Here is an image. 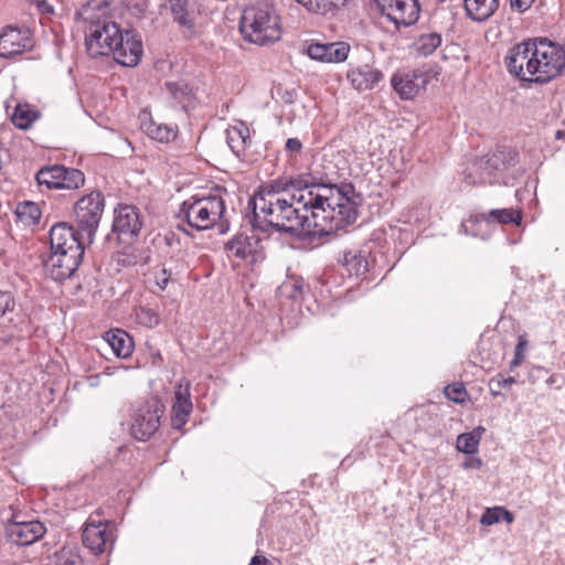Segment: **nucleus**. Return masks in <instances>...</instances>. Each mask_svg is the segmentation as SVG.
<instances>
[{
  "mask_svg": "<svg viewBox=\"0 0 565 565\" xmlns=\"http://www.w3.org/2000/svg\"><path fill=\"white\" fill-rule=\"evenodd\" d=\"M362 195L352 183H310L290 180L285 186L263 188L248 202L254 230L277 232L311 247L321 246L353 224Z\"/></svg>",
  "mask_w": 565,
  "mask_h": 565,
  "instance_id": "obj_1",
  "label": "nucleus"
},
{
  "mask_svg": "<svg viewBox=\"0 0 565 565\" xmlns=\"http://www.w3.org/2000/svg\"><path fill=\"white\" fill-rule=\"evenodd\" d=\"M104 207L103 193L93 191L77 200L74 205L76 227L66 222L55 223L51 227V254L44 266L52 279H68L78 269L86 247L94 242Z\"/></svg>",
  "mask_w": 565,
  "mask_h": 565,
  "instance_id": "obj_2",
  "label": "nucleus"
},
{
  "mask_svg": "<svg viewBox=\"0 0 565 565\" xmlns=\"http://www.w3.org/2000/svg\"><path fill=\"white\" fill-rule=\"evenodd\" d=\"M85 47L87 54L97 58L113 55L120 65L135 67L139 64L143 45L141 35L134 29H122L107 17H87Z\"/></svg>",
  "mask_w": 565,
  "mask_h": 565,
  "instance_id": "obj_3",
  "label": "nucleus"
},
{
  "mask_svg": "<svg viewBox=\"0 0 565 565\" xmlns=\"http://www.w3.org/2000/svg\"><path fill=\"white\" fill-rule=\"evenodd\" d=\"M239 31L245 41L257 45L275 43L281 34L275 9L265 2L244 9L239 20Z\"/></svg>",
  "mask_w": 565,
  "mask_h": 565,
  "instance_id": "obj_4",
  "label": "nucleus"
},
{
  "mask_svg": "<svg viewBox=\"0 0 565 565\" xmlns=\"http://www.w3.org/2000/svg\"><path fill=\"white\" fill-rule=\"evenodd\" d=\"M225 211V201L221 195H193L181 204L180 216L193 230H210L218 223L220 233H225L230 226Z\"/></svg>",
  "mask_w": 565,
  "mask_h": 565,
  "instance_id": "obj_5",
  "label": "nucleus"
},
{
  "mask_svg": "<svg viewBox=\"0 0 565 565\" xmlns=\"http://www.w3.org/2000/svg\"><path fill=\"white\" fill-rule=\"evenodd\" d=\"M516 162V152L500 148L491 154L477 158L467 169L466 181L469 184H508L507 171Z\"/></svg>",
  "mask_w": 565,
  "mask_h": 565,
  "instance_id": "obj_6",
  "label": "nucleus"
},
{
  "mask_svg": "<svg viewBox=\"0 0 565 565\" xmlns=\"http://www.w3.org/2000/svg\"><path fill=\"white\" fill-rule=\"evenodd\" d=\"M533 40L536 76L531 77V83L547 84L565 71V49L546 38H535Z\"/></svg>",
  "mask_w": 565,
  "mask_h": 565,
  "instance_id": "obj_7",
  "label": "nucleus"
},
{
  "mask_svg": "<svg viewBox=\"0 0 565 565\" xmlns=\"http://www.w3.org/2000/svg\"><path fill=\"white\" fill-rule=\"evenodd\" d=\"M533 45V39L524 40L509 49L504 57L508 72L529 84H532L531 77L536 76Z\"/></svg>",
  "mask_w": 565,
  "mask_h": 565,
  "instance_id": "obj_8",
  "label": "nucleus"
},
{
  "mask_svg": "<svg viewBox=\"0 0 565 565\" xmlns=\"http://www.w3.org/2000/svg\"><path fill=\"white\" fill-rule=\"evenodd\" d=\"M163 411V404L157 398L142 403L132 416L131 435L141 441L149 439L158 430Z\"/></svg>",
  "mask_w": 565,
  "mask_h": 565,
  "instance_id": "obj_9",
  "label": "nucleus"
},
{
  "mask_svg": "<svg viewBox=\"0 0 565 565\" xmlns=\"http://www.w3.org/2000/svg\"><path fill=\"white\" fill-rule=\"evenodd\" d=\"M142 227L139 210L129 204H120L115 209L113 233L119 244L130 245Z\"/></svg>",
  "mask_w": 565,
  "mask_h": 565,
  "instance_id": "obj_10",
  "label": "nucleus"
},
{
  "mask_svg": "<svg viewBox=\"0 0 565 565\" xmlns=\"http://www.w3.org/2000/svg\"><path fill=\"white\" fill-rule=\"evenodd\" d=\"M109 526L108 521L95 520L93 516L86 521L82 541L94 555L103 554L113 546L114 534Z\"/></svg>",
  "mask_w": 565,
  "mask_h": 565,
  "instance_id": "obj_11",
  "label": "nucleus"
},
{
  "mask_svg": "<svg viewBox=\"0 0 565 565\" xmlns=\"http://www.w3.org/2000/svg\"><path fill=\"white\" fill-rule=\"evenodd\" d=\"M383 14L395 25L408 26L414 24L419 17L418 0H375Z\"/></svg>",
  "mask_w": 565,
  "mask_h": 565,
  "instance_id": "obj_12",
  "label": "nucleus"
},
{
  "mask_svg": "<svg viewBox=\"0 0 565 565\" xmlns=\"http://www.w3.org/2000/svg\"><path fill=\"white\" fill-rule=\"evenodd\" d=\"M46 533L44 523L38 520L19 521L13 516L6 525L7 539L21 546L31 545L38 542Z\"/></svg>",
  "mask_w": 565,
  "mask_h": 565,
  "instance_id": "obj_13",
  "label": "nucleus"
},
{
  "mask_svg": "<svg viewBox=\"0 0 565 565\" xmlns=\"http://www.w3.org/2000/svg\"><path fill=\"white\" fill-rule=\"evenodd\" d=\"M395 93L402 99H412L428 84V75L419 70L397 71L391 78Z\"/></svg>",
  "mask_w": 565,
  "mask_h": 565,
  "instance_id": "obj_14",
  "label": "nucleus"
},
{
  "mask_svg": "<svg viewBox=\"0 0 565 565\" xmlns=\"http://www.w3.org/2000/svg\"><path fill=\"white\" fill-rule=\"evenodd\" d=\"M32 47L28 30L7 26L0 34V56L11 57Z\"/></svg>",
  "mask_w": 565,
  "mask_h": 565,
  "instance_id": "obj_15",
  "label": "nucleus"
},
{
  "mask_svg": "<svg viewBox=\"0 0 565 565\" xmlns=\"http://www.w3.org/2000/svg\"><path fill=\"white\" fill-rule=\"evenodd\" d=\"M349 52L350 45L345 42L311 43L307 47L310 58L326 63L343 62L348 58Z\"/></svg>",
  "mask_w": 565,
  "mask_h": 565,
  "instance_id": "obj_16",
  "label": "nucleus"
},
{
  "mask_svg": "<svg viewBox=\"0 0 565 565\" xmlns=\"http://www.w3.org/2000/svg\"><path fill=\"white\" fill-rule=\"evenodd\" d=\"M383 77V73L380 70L369 64L358 66L348 72V79L358 90L372 89Z\"/></svg>",
  "mask_w": 565,
  "mask_h": 565,
  "instance_id": "obj_17",
  "label": "nucleus"
},
{
  "mask_svg": "<svg viewBox=\"0 0 565 565\" xmlns=\"http://www.w3.org/2000/svg\"><path fill=\"white\" fill-rule=\"evenodd\" d=\"M105 340L118 358L127 359L134 351V341L131 337L121 329L106 332Z\"/></svg>",
  "mask_w": 565,
  "mask_h": 565,
  "instance_id": "obj_18",
  "label": "nucleus"
},
{
  "mask_svg": "<svg viewBox=\"0 0 565 565\" xmlns=\"http://www.w3.org/2000/svg\"><path fill=\"white\" fill-rule=\"evenodd\" d=\"M467 15L478 22L489 19L499 7V0H463Z\"/></svg>",
  "mask_w": 565,
  "mask_h": 565,
  "instance_id": "obj_19",
  "label": "nucleus"
},
{
  "mask_svg": "<svg viewBox=\"0 0 565 565\" xmlns=\"http://www.w3.org/2000/svg\"><path fill=\"white\" fill-rule=\"evenodd\" d=\"M258 244V238L246 234H237L225 245V248L235 257L245 259Z\"/></svg>",
  "mask_w": 565,
  "mask_h": 565,
  "instance_id": "obj_20",
  "label": "nucleus"
},
{
  "mask_svg": "<svg viewBox=\"0 0 565 565\" xmlns=\"http://www.w3.org/2000/svg\"><path fill=\"white\" fill-rule=\"evenodd\" d=\"M226 142L233 153L241 157L245 149L250 145L248 127L242 124L239 127H231L226 129Z\"/></svg>",
  "mask_w": 565,
  "mask_h": 565,
  "instance_id": "obj_21",
  "label": "nucleus"
},
{
  "mask_svg": "<svg viewBox=\"0 0 565 565\" xmlns=\"http://www.w3.org/2000/svg\"><path fill=\"white\" fill-rule=\"evenodd\" d=\"M478 218L487 223L519 225L522 221V212L513 209H493L479 214Z\"/></svg>",
  "mask_w": 565,
  "mask_h": 565,
  "instance_id": "obj_22",
  "label": "nucleus"
},
{
  "mask_svg": "<svg viewBox=\"0 0 565 565\" xmlns=\"http://www.w3.org/2000/svg\"><path fill=\"white\" fill-rule=\"evenodd\" d=\"M164 87L171 98L183 108L193 99V90L184 81L166 82Z\"/></svg>",
  "mask_w": 565,
  "mask_h": 565,
  "instance_id": "obj_23",
  "label": "nucleus"
},
{
  "mask_svg": "<svg viewBox=\"0 0 565 565\" xmlns=\"http://www.w3.org/2000/svg\"><path fill=\"white\" fill-rule=\"evenodd\" d=\"M39 117L40 113L30 108L28 104H18L11 116V121L17 128L28 130Z\"/></svg>",
  "mask_w": 565,
  "mask_h": 565,
  "instance_id": "obj_24",
  "label": "nucleus"
},
{
  "mask_svg": "<svg viewBox=\"0 0 565 565\" xmlns=\"http://www.w3.org/2000/svg\"><path fill=\"white\" fill-rule=\"evenodd\" d=\"M15 215L23 225L32 226L40 222L42 211L38 203L23 201L18 203L15 207Z\"/></svg>",
  "mask_w": 565,
  "mask_h": 565,
  "instance_id": "obj_25",
  "label": "nucleus"
},
{
  "mask_svg": "<svg viewBox=\"0 0 565 565\" xmlns=\"http://www.w3.org/2000/svg\"><path fill=\"white\" fill-rule=\"evenodd\" d=\"M486 429L482 426H478L470 433L460 434L457 438V449L460 452L471 455L478 451L480 439Z\"/></svg>",
  "mask_w": 565,
  "mask_h": 565,
  "instance_id": "obj_26",
  "label": "nucleus"
},
{
  "mask_svg": "<svg viewBox=\"0 0 565 565\" xmlns=\"http://www.w3.org/2000/svg\"><path fill=\"white\" fill-rule=\"evenodd\" d=\"M173 20L183 28L191 29L194 25V19L189 12V0H168Z\"/></svg>",
  "mask_w": 565,
  "mask_h": 565,
  "instance_id": "obj_27",
  "label": "nucleus"
},
{
  "mask_svg": "<svg viewBox=\"0 0 565 565\" xmlns=\"http://www.w3.org/2000/svg\"><path fill=\"white\" fill-rule=\"evenodd\" d=\"M62 166L54 164L41 168L35 180L39 185H45L47 189H61Z\"/></svg>",
  "mask_w": 565,
  "mask_h": 565,
  "instance_id": "obj_28",
  "label": "nucleus"
},
{
  "mask_svg": "<svg viewBox=\"0 0 565 565\" xmlns=\"http://www.w3.org/2000/svg\"><path fill=\"white\" fill-rule=\"evenodd\" d=\"M309 12L327 14L343 7L348 0H295Z\"/></svg>",
  "mask_w": 565,
  "mask_h": 565,
  "instance_id": "obj_29",
  "label": "nucleus"
},
{
  "mask_svg": "<svg viewBox=\"0 0 565 565\" xmlns=\"http://www.w3.org/2000/svg\"><path fill=\"white\" fill-rule=\"evenodd\" d=\"M440 44L441 35L437 32L424 33L414 43L416 51L423 56L433 54Z\"/></svg>",
  "mask_w": 565,
  "mask_h": 565,
  "instance_id": "obj_30",
  "label": "nucleus"
},
{
  "mask_svg": "<svg viewBox=\"0 0 565 565\" xmlns=\"http://www.w3.org/2000/svg\"><path fill=\"white\" fill-rule=\"evenodd\" d=\"M143 127L150 138L160 142H169L177 136V132L171 127L162 124H156L152 120L143 124Z\"/></svg>",
  "mask_w": 565,
  "mask_h": 565,
  "instance_id": "obj_31",
  "label": "nucleus"
},
{
  "mask_svg": "<svg viewBox=\"0 0 565 565\" xmlns=\"http://www.w3.org/2000/svg\"><path fill=\"white\" fill-rule=\"evenodd\" d=\"M61 174V189L75 190L84 185L85 177L78 169L62 166Z\"/></svg>",
  "mask_w": 565,
  "mask_h": 565,
  "instance_id": "obj_32",
  "label": "nucleus"
},
{
  "mask_svg": "<svg viewBox=\"0 0 565 565\" xmlns=\"http://www.w3.org/2000/svg\"><path fill=\"white\" fill-rule=\"evenodd\" d=\"M193 405L191 401H183V402H177L174 401L172 411H173V418H172V426L174 428H180L183 426L190 413L192 412Z\"/></svg>",
  "mask_w": 565,
  "mask_h": 565,
  "instance_id": "obj_33",
  "label": "nucleus"
},
{
  "mask_svg": "<svg viewBox=\"0 0 565 565\" xmlns=\"http://www.w3.org/2000/svg\"><path fill=\"white\" fill-rule=\"evenodd\" d=\"M343 260L350 275L359 276L366 271L367 262L361 255L349 252L344 254Z\"/></svg>",
  "mask_w": 565,
  "mask_h": 565,
  "instance_id": "obj_34",
  "label": "nucleus"
},
{
  "mask_svg": "<svg viewBox=\"0 0 565 565\" xmlns=\"http://www.w3.org/2000/svg\"><path fill=\"white\" fill-rule=\"evenodd\" d=\"M54 565H85L81 555L73 548L63 547L54 554Z\"/></svg>",
  "mask_w": 565,
  "mask_h": 565,
  "instance_id": "obj_35",
  "label": "nucleus"
},
{
  "mask_svg": "<svg viewBox=\"0 0 565 565\" xmlns=\"http://www.w3.org/2000/svg\"><path fill=\"white\" fill-rule=\"evenodd\" d=\"M136 318L140 324L147 328H154L160 322L158 313L149 308H139L136 311Z\"/></svg>",
  "mask_w": 565,
  "mask_h": 565,
  "instance_id": "obj_36",
  "label": "nucleus"
},
{
  "mask_svg": "<svg viewBox=\"0 0 565 565\" xmlns=\"http://www.w3.org/2000/svg\"><path fill=\"white\" fill-rule=\"evenodd\" d=\"M515 382L516 381L513 376L504 377L501 374H499L495 377L491 379L489 382L490 393L493 396H499L501 395L502 388H508Z\"/></svg>",
  "mask_w": 565,
  "mask_h": 565,
  "instance_id": "obj_37",
  "label": "nucleus"
},
{
  "mask_svg": "<svg viewBox=\"0 0 565 565\" xmlns=\"http://www.w3.org/2000/svg\"><path fill=\"white\" fill-rule=\"evenodd\" d=\"M526 347H527L526 335L525 334L519 335L518 343L515 347L514 358L512 359V361L509 364V367L511 371H513L515 367H518L524 360L523 352L526 349Z\"/></svg>",
  "mask_w": 565,
  "mask_h": 565,
  "instance_id": "obj_38",
  "label": "nucleus"
},
{
  "mask_svg": "<svg viewBox=\"0 0 565 565\" xmlns=\"http://www.w3.org/2000/svg\"><path fill=\"white\" fill-rule=\"evenodd\" d=\"M445 394L449 399L454 401L455 403H460L463 401V396L467 394V392L462 384L457 383L448 385L445 388Z\"/></svg>",
  "mask_w": 565,
  "mask_h": 565,
  "instance_id": "obj_39",
  "label": "nucleus"
},
{
  "mask_svg": "<svg viewBox=\"0 0 565 565\" xmlns=\"http://www.w3.org/2000/svg\"><path fill=\"white\" fill-rule=\"evenodd\" d=\"M14 298L11 292L0 290V317L14 309Z\"/></svg>",
  "mask_w": 565,
  "mask_h": 565,
  "instance_id": "obj_40",
  "label": "nucleus"
},
{
  "mask_svg": "<svg viewBox=\"0 0 565 565\" xmlns=\"http://www.w3.org/2000/svg\"><path fill=\"white\" fill-rule=\"evenodd\" d=\"M500 521L499 507L487 508L480 518V523L483 525H492Z\"/></svg>",
  "mask_w": 565,
  "mask_h": 565,
  "instance_id": "obj_41",
  "label": "nucleus"
},
{
  "mask_svg": "<svg viewBox=\"0 0 565 565\" xmlns=\"http://www.w3.org/2000/svg\"><path fill=\"white\" fill-rule=\"evenodd\" d=\"M174 397L177 402L191 401L190 384L188 383L185 386H182L181 384L178 385Z\"/></svg>",
  "mask_w": 565,
  "mask_h": 565,
  "instance_id": "obj_42",
  "label": "nucleus"
},
{
  "mask_svg": "<svg viewBox=\"0 0 565 565\" xmlns=\"http://www.w3.org/2000/svg\"><path fill=\"white\" fill-rule=\"evenodd\" d=\"M285 149L289 153H298L302 149V143L298 138H289L286 141Z\"/></svg>",
  "mask_w": 565,
  "mask_h": 565,
  "instance_id": "obj_43",
  "label": "nucleus"
},
{
  "mask_svg": "<svg viewBox=\"0 0 565 565\" xmlns=\"http://www.w3.org/2000/svg\"><path fill=\"white\" fill-rule=\"evenodd\" d=\"M31 3L35 4L41 13L50 14L53 13V7L47 2V0H29Z\"/></svg>",
  "mask_w": 565,
  "mask_h": 565,
  "instance_id": "obj_44",
  "label": "nucleus"
},
{
  "mask_svg": "<svg viewBox=\"0 0 565 565\" xmlns=\"http://www.w3.org/2000/svg\"><path fill=\"white\" fill-rule=\"evenodd\" d=\"M533 2L534 0H511V7L519 12H524L531 7Z\"/></svg>",
  "mask_w": 565,
  "mask_h": 565,
  "instance_id": "obj_45",
  "label": "nucleus"
},
{
  "mask_svg": "<svg viewBox=\"0 0 565 565\" xmlns=\"http://www.w3.org/2000/svg\"><path fill=\"white\" fill-rule=\"evenodd\" d=\"M158 244H164L167 247H172L174 244L179 245V241L173 233L166 234L163 237L158 238Z\"/></svg>",
  "mask_w": 565,
  "mask_h": 565,
  "instance_id": "obj_46",
  "label": "nucleus"
},
{
  "mask_svg": "<svg viewBox=\"0 0 565 565\" xmlns=\"http://www.w3.org/2000/svg\"><path fill=\"white\" fill-rule=\"evenodd\" d=\"M499 514L501 516V521L503 520L509 524L514 521L513 514L503 507H499Z\"/></svg>",
  "mask_w": 565,
  "mask_h": 565,
  "instance_id": "obj_47",
  "label": "nucleus"
},
{
  "mask_svg": "<svg viewBox=\"0 0 565 565\" xmlns=\"http://www.w3.org/2000/svg\"><path fill=\"white\" fill-rule=\"evenodd\" d=\"M296 95L297 93L295 89L286 90L281 98L286 104H292L296 99Z\"/></svg>",
  "mask_w": 565,
  "mask_h": 565,
  "instance_id": "obj_48",
  "label": "nucleus"
},
{
  "mask_svg": "<svg viewBox=\"0 0 565 565\" xmlns=\"http://www.w3.org/2000/svg\"><path fill=\"white\" fill-rule=\"evenodd\" d=\"M249 565H271L265 556L255 555Z\"/></svg>",
  "mask_w": 565,
  "mask_h": 565,
  "instance_id": "obj_49",
  "label": "nucleus"
},
{
  "mask_svg": "<svg viewBox=\"0 0 565 565\" xmlns=\"http://www.w3.org/2000/svg\"><path fill=\"white\" fill-rule=\"evenodd\" d=\"M168 282H169V278H168V277H159V278H158V281H157L158 286H159V287H160V289H162V290L167 288Z\"/></svg>",
  "mask_w": 565,
  "mask_h": 565,
  "instance_id": "obj_50",
  "label": "nucleus"
},
{
  "mask_svg": "<svg viewBox=\"0 0 565 565\" xmlns=\"http://www.w3.org/2000/svg\"><path fill=\"white\" fill-rule=\"evenodd\" d=\"M546 383L548 385H554L556 383V376L555 375H552L550 376L547 380H546Z\"/></svg>",
  "mask_w": 565,
  "mask_h": 565,
  "instance_id": "obj_51",
  "label": "nucleus"
},
{
  "mask_svg": "<svg viewBox=\"0 0 565 565\" xmlns=\"http://www.w3.org/2000/svg\"><path fill=\"white\" fill-rule=\"evenodd\" d=\"M161 274H162V277H168V278H170V276H171V271H170V270H167L166 268H163V269H162Z\"/></svg>",
  "mask_w": 565,
  "mask_h": 565,
  "instance_id": "obj_52",
  "label": "nucleus"
},
{
  "mask_svg": "<svg viewBox=\"0 0 565 565\" xmlns=\"http://www.w3.org/2000/svg\"><path fill=\"white\" fill-rule=\"evenodd\" d=\"M179 227H180L183 232H185L186 234H190V233L188 232V230H186V228H183V227H181V226H179Z\"/></svg>",
  "mask_w": 565,
  "mask_h": 565,
  "instance_id": "obj_53",
  "label": "nucleus"
},
{
  "mask_svg": "<svg viewBox=\"0 0 565 565\" xmlns=\"http://www.w3.org/2000/svg\"><path fill=\"white\" fill-rule=\"evenodd\" d=\"M480 466H481V461L477 460V467H480Z\"/></svg>",
  "mask_w": 565,
  "mask_h": 565,
  "instance_id": "obj_54",
  "label": "nucleus"
},
{
  "mask_svg": "<svg viewBox=\"0 0 565 565\" xmlns=\"http://www.w3.org/2000/svg\"><path fill=\"white\" fill-rule=\"evenodd\" d=\"M95 7L99 8L100 7V1H98Z\"/></svg>",
  "mask_w": 565,
  "mask_h": 565,
  "instance_id": "obj_55",
  "label": "nucleus"
}]
</instances>
